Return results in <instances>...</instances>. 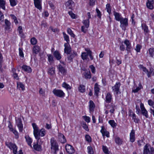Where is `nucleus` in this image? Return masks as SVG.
<instances>
[{
  "mask_svg": "<svg viewBox=\"0 0 154 154\" xmlns=\"http://www.w3.org/2000/svg\"><path fill=\"white\" fill-rule=\"evenodd\" d=\"M124 43L126 46V50L127 51V53L128 54L131 52L132 47L130 41L128 39H125L124 41Z\"/></svg>",
  "mask_w": 154,
  "mask_h": 154,
  "instance_id": "nucleus-4",
  "label": "nucleus"
},
{
  "mask_svg": "<svg viewBox=\"0 0 154 154\" xmlns=\"http://www.w3.org/2000/svg\"><path fill=\"white\" fill-rule=\"evenodd\" d=\"M84 76L86 79H90L91 77V75L90 71L85 72L84 73Z\"/></svg>",
  "mask_w": 154,
  "mask_h": 154,
  "instance_id": "nucleus-29",
  "label": "nucleus"
},
{
  "mask_svg": "<svg viewBox=\"0 0 154 154\" xmlns=\"http://www.w3.org/2000/svg\"><path fill=\"white\" fill-rule=\"evenodd\" d=\"M106 9L107 12H108L109 14H110L111 13V8L110 5L109 4L106 5Z\"/></svg>",
  "mask_w": 154,
  "mask_h": 154,
  "instance_id": "nucleus-47",
  "label": "nucleus"
},
{
  "mask_svg": "<svg viewBox=\"0 0 154 154\" xmlns=\"http://www.w3.org/2000/svg\"><path fill=\"white\" fill-rule=\"evenodd\" d=\"M5 23L6 26L5 29H10L11 23H10V22L7 19H6L5 20Z\"/></svg>",
  "mask_w": 154,
  "mask_h": 154,
  "instance_id": "nucleus-27",
  "label": "nucleus"
},
{
  "mask_svg": "<svg viewBox=\"0 0 154 154\" xmlns=\"http://www.w3.org/2000/svg\"><path fill=\"white\" fill-rule=\"evenodd\" d=\"M17 86L19 87L20 88H21L22 90H23L25 89L24 86L22 83L20 82L17 84Z\"/></svg>",
  "mask_w": 154,
  "mask_h": 154,
  "instance_id": "nucleus-57",
  "label": "nucleus"
},
{
  "mask_svg": "<svg viewBox=\"0 0 154 154\" xmlns=\"http://www.w3.org/2000/svg\"><path fill=\"white\" fill-rule=\"evenodd\" d=\"M54 57L57 60H59L61 58V55L59 52L58 51H55L53 53Z\"/></svg>",
  "mask_w": 154,
  "mask_h": 154,
  "instance_id": "nucleus-19",
  "label": "nucleus"
},
{
  "mask_svg": "<svg viewBox=\"0 0 154 154\" xmlns=\"http://www.w3.org/2000/svg\"><path fill=\"white\" fill-rule=\"evenodd\" d=\"M120 23V26L122 29L125 30L126 27L128 26V20L127 18H123V17L119 21Z\"/></svg>",
  "mask_w": 154,
  "mask_h": 154,
  "instance_id": "nucleus-2",
  "label": "nucleus"
},
{
  "mask_svg": "<svg viewBox=\"0 0 154 154\" xmlns=\"http://www.w3.org/2000/svg\"><path fill=\"white\" fill-rule=\"evenodd\" d=\"M82 127L86 131H89V129L88 128V126L87 125L86 123L85 122H83L82 125Z\"/></svg>",
  "mask_w": 154,
  "mask_h": 154,
  "instance_id": "nucleus-53",
  "label": "nucleus"
},
{
  "mask_svg": "<svg viewBox=\"0 0 154 154\" xmlns=\"http://www.w3.org/2000/svg\"><path fill=\"white\" fill-rule=\"evenodd\" d=\"M147 7L149 9L152 10L154 8V0H147L146 3Z\"/></svg>",
  "mask_w": 154,
  "mask_h": 154,
  "instance_id": "nucleus-8",
  "label": "nucleus"
},
{
  "mask_svg": "<svg viewBox=\"0 0 154 154\" xmlns=\"http://www.w3.org/2000/svg\"><path fill=\"white\" fill-rule=\"evenodd\" d=\"M32 51L35 54H37L39 51V48L38 46L35 45L33 47Z\"/></svg>",
  "mask_w": 154,
  "mask_h": 154,
  "instance_id": "nucleus-30",
  "label": "nucleus"
},
{
  "mask_svg": "<svg viewBox=\"0 0 154 154\" xmlns=\"http://www.w3.org/2000/svg\"><path fill=\"white\" fill-rule=\"evenodd\" d=\"M30 147L33 148L35 150L38 151H40L42 150V147L41 145H29Z\"/></svg>",
  "mask_w": 154,
  "mask_h": 154,
  "instance_id": "nucleus-21",
  "label": "nucleus"
},
{
  "mask_svg": "<svg viewBox=\"0 0 154 154\" xmlns=\"http://www.w3.org/2000/svg\"><path fill=\"white\" fill-rule=\"evenodd\" d=\"M65 48L64 52L67 54H70L72 50L70 45L68 43H65L64 44Z\"/></svg>",
  "mask_w": 154,
  "mask_h": 154,
  "instance_id": "nucleus-9",
  "label": "nucleus"
},
{
  "mask_svg": "<svg viewBox=\"0 0 154 154\" xmlns=\"http://www.w3.org/2000/svg\"><path fill=\"white\" fill-rule=\"evenodd\" d=\"M62 87L66 88L67 90H70L71 89V87L70 86L65 82H64L63 83Z\"/></svg>",
  "mask_w": 154,
  "mask_h": 154,
  "instance_id": "nucleus-45",
  "label": "nucleus"
},
{
  "mask_svg": "<svg viewBox=\"0 0 154 154\" xmlns=\"http://www.w3.org/2000/svg\"><path fill=\"white\" fill-rule=\"evenodd\" d=\"M74 3V2L72 0H68L66 2L65 5L69 9H71L72 8V4Z\"/></svg>",
  "mask_w": 154,
  "mask_h": 154,
  "instance_id": "nucleus-24",
  "label": "nucleus"
},
{
  "mask_svg": "<svg viewBox=\"0 0 154 154\" xmlns=\"http://www.w3.org/2000/svg\"><path fill=\"white\" fill-rule=\"evenodd\" d=\"M94 94L95 95L97 96H98V93L99 92L100 88L99 87V85L97 83L95 84L94 87Z\"/></svg>",
  "mask_w": 154,
  "mask_h": 154,
  "instance_id": "nucleus-25",
  "label": "nucleus"
},
{
  "mask_svg": "<svg viewBox=\"0 0 154 154\" xmlns=\"http://www.w3.org/2000/svg\"><path fill=\"white\" fill-rule=\"evenodd\" d=\"M141 26L142 30L144 31L145 35H146L149 32L148 27L146 23H142L141 24Z\"/></svg>",
  "mask_w": 154,
  "mask_h": 154,
  "instance_id": "nucleus-12",
  "label": "nucleus"
},
{
  "mask_svg": "<svg viewBox=\"0 0 154 154\" xmlns=\"http://www.w3.org/2000/svg\"><path fill=\"white\" fill-rule=\"evenodd\" d=\"M109 123L111 126L113 128L116 127L117 125V124L115 123L114 120H110L109 121Z\"/></svg>",
  "mask_w": 154,
  "mask_h": 154,
  "instance_id": "nucleus-42",
  "label": "nucleus"
},
{
  "mask_svg": "<svg viewBox=\"0 0 154 154\" xmlns=\"http://www.w3.org/2000/svg\"><path fill=\"white\" fill-rule=\"evenodd\" d=\"M85 86L82 85H80L78 88L79 91L83 93L85 91Z\"/></svg>",
  "mask_w": 154,
  "mask_h": 154,
  "instance_id": "nucleus-34",
  "label": "nucleus"
},
{
  "mask_svg": "<svg viewBox=\"0 0 154 154\" xmlns=\"http://www.w3.org/2000/svg\"><path fill=\"white\" fill-rule=\"evenodd\" d=\"M30 42L32 45H34L36 44L37 40L35 38L33 37L31 39Z\"/></svg>",
  "mask_w": 154,
  "mask_h": 154,
  "instance_id": "nucleus-48",
  "label": "nucleus"
},
{
  "mask_svg": "<svg viewBox=\"0 0 154 154\" xmlns=\"http://www.w3.org/2000/svg\"><path fill=\"white\" fill-rule=\"evenodd\" d=\"M48 73L50 75H52L55 74V69L54 68L51 67L48 68Z\"/></svg>",
  "mask_w": 154,
  "mask_h": 154,
  "instance_id": "nucleus-26",
  "label": "nucleus"
},
{
  "mask_svg": "<svg viewBox=\"0 0 154 154\" xmlns=\"http://www.w3.org/2000/svg\"><path fill=\"white\" fill-rule=\"evenodd\" d=\"M16 124L18 128L19 131L21 132L23 130V125L22 120L20 118H18L16 119Z\"/></svg>",
  "mask_w": 154,
  "mask_h": 154,
  "instance_id": "nucleus-5",
  "label": "nucleus"
},
{
  "mask_svg": "<svg viewBox=\"0 0 154 154\" xmlns=\"http://www.w3.org/2000/svg\"><path fill=\"white\" fill-rule=\"evenodd\" d=\"M148 103L149 105L154 108V101H153L151 99H149L148 100Z\"/></svg>",
  "mask_w": 154,
  "mask_h": 154,
  "instance_id": "nucleus-50",
  "label": "nucleus"
},
{
  "mask_svg": "<svg viewBox=\"0 0 154 154\" xmlns=\"http://www.w3.org/2000/svg\"><path fill=\"white\" fill-rule=\"evenodd\" d=\"M59 141L62 143H64L66 142V140L64 136L62 134H60L58 137Z\"/></svg>",
  "mask_w": 154,
  "mask_h": 154,
  "instance_id": "nucleus-18",
  "label": "nucleus"
},
{
  "mask_svg": "<svg viewBox=\"0 0 154 154\" xmlns=\"http://www.w3.org/2000/svg\"><path fill=\"white\" fill-rule=\"evenodd\" d=\"M15 135V137L16 139L19 138V135L18 132L15 130L14 129L11 131Z\"/></svg>",
  "mask_w": 154,
  "mask_h": 154,
  "instance_id": "nucleus-56",
  "label": "nucleus"
},
{
  "mask_svg": "<svg viewBox=\"0 0 154 154\" xmlns=\"http://www.w3.org/2000/svg\"><path fill=\"white\" fill-rule=\"evenodd\" d=\"M88 153L90 154H93L94 151L91 147L90 146H88Z\"/></svg>",
  "mask_w": 154,
  "mask_h": 154,
  "instance_id": "nucleus-55",
  "label": "nucleus"
},
{
  "mask_svg": "<svg viewBox=\"0 0 154 154\" xmlns=\"http://www.w3.org/2000/svg\"><path fill=\"white\" fill-rule=\"evenodd\" d=\"M90 111H93L95 107V105L93 102L90 100L89 103Z\"/></svg>",
  "mask_w": 154,
  "mask_h": 154,
  "instance_id": "nucleus-23",
  "label": "nucleus"
},
{
  "mask_svg": "<svg viewBox=\"0 0 154 154\" xmlns=\"http://www.w3.org/2000/svg\"><path fill=\"white\" fill-rule=\"evenodd\" d=\"M32 125L34 129V135L35 138H38V134H40L38 128L36 125L35 123H32Z\"/></svg>",
  "mask_w": 154,
  "mask_h": 154,
  "instance_id": "nucleus-7",
  "label": "nucleus"
},
{
  "mask_svg": "<svg viewBox=\"0 0 154 154\" xmlns=\"http://www.w3.org/2000/svg\"><path fill=\"white\" fill-rule=\"evenodd\" d=\"M150 56L152 57H154V48H150L149 49Z\"/></svg>",
  "mask_w": 154,
  "mask_h": 154,
  "instance_id": "nucleus-38",
  "label": "nucleus"
},
{
  "mask_svg": "<svg viewBox=\"0 0 154 154\" xmlns=\"http://www.w3.org/2000/svg\"><path fill=\"white\" fill-rule=\"evenodd\" d=\"M83 117L85 121L88 123H89L90 122V118L89 117L85 116H83Z\"/></svg>",
  "mask_w": 154,
  "mask_h": 154,
  "instance_id": "nucleus-60",
  "label": "nucleus"
},
{
  "mask_svg": "<svg viewBox=\"0 0 154 154\" xmlns=\"http://www.w3.org/2000/svg\"><path fill=\"white\" fill-rule=\"evenodd\" d=\"M96 10L97 13V16L100 19L101 18V12L97 8L96 9Z\"/></svg>",
  "mask_w": 154,
  "mask_h": 154,
  "instance_id": "nucleus-59",
  "label": "nucleus"
},
{
  "mask_svg": "<svg viewBox=\"0 0 154 154\" xmlns=\"http://www.w3.org/2000/svg\"><path fill=\"white\" fill-rule=\"evenodd\" d=\"M69 14L71 18L73 19L75 18V14L73 13L72 11H69Z\"/></svg>",
  "mask_w": 154,
  "mask_h": 154,
  "instance_id": "nucleus-63",
  "label": "nucleus"
},
{
  "mask_svg": "<svg viewBox=\"0 0 154 154\" xmlns=\"http://www.w3.org/2000/svg\"><path fill=\"white\" fill-rule=\"evenodd\" d=\"M5 2L4 0H0V7L4 10L5 9Z\"/></svg>",
  "mask_w": 154,
  "mask_h": 154,
  "instance_id": "nucleus-37",
  "label": "nucleus"
},
{
  "mask_svg": "<svg viewBox=\"0 0 154 154\" xmlns=\"http://www.w3.org/2000/svg\"><path fill=\"white\" fill-rule=\"evenodd\" d=\"M115 140L116 143L118 144H121L122 143V140L120 139L119 137H116Z\"/></svg>",
  "mask_w": 154,
  "mask_h": 154,
  "instance_id": "nucleus-44",
  "label": "nucleus"
},
{
  "mask_svg": "<svg viewBox=\"0 0 154 154\" xmlns=\"http://www.w3.org/2000/svg\"><path fill=\"white\" fill-rule=\"evenodd\" d=\"M51 149L53 153L56 154L59 151L58 145H51Z\"/></svg>",
  "mask_w": 154,
  "mask_h": 154,
  "instance_id": "nucleus-14",
  "label": "nucleus"
},
{
  "mask_svg": "<svg viewBox=\"0 0 154 154\" xmlns=\"http://www.w3.org/2000/svg\"><path fill=\"white\" fill-rule=\"evenodd\" d=\"M89 68L91 69V71L93 73H95V70L94 67L93 65H91L90 66Z\"/></svg>",
  "mask_w": 154,
  "mask_h": 154,
  "instance_id": "nucleus-61",
  "label": "nucleus"
},
{
  "mask_svg": "<svg viewBox=\"0 0 154 154\" xmlns=\"http://www.w3.org/2000/svg\"><path fill=\"white\" fill-rule=\"evenodd\" d=\"M102 149L103 152L105 154H107L110 152L109 151L108 148L106 146L103 145V146Z\"/></svg>",
  "mask_w": 154,
  "mask_h": 154,
  "instance_id": "nucleus-43",
  "label": "nucleus"
},
{
  "mask_svg": "<svg viewBox=\"0 0 154 154\" xmlns=\"http://www.w3.org/2000/svg\"><path fill=\"white\" fill-rule=\"evenodd\" d=\"M25 137L28 144H31L32 142V139L28 136H26Z\"/></svg>",
  "mask_w": 154,
  "mask_h": 154,
  "instance_id": "nucleus-36",
  "label": "nucleus"
},
{
  "mask_svg": "<svg viewBox=\"0 0 154 154\" xmlns=\"http://www.w3.org/2000/svg\"><path fill=\"white\" fill-rule=\"evenodd\" d=\"M88 56V53L86 52L82 53L81 55V57L82 59L83 60L87 59Z\"/></svg>",
  "mask_w": 154,
  "mask_h": 154,
  "instance_id": "nucleus-51",
  "label": "nucleus"
},
{
  "mask_svg": "<svg viewBox=\"0 0 154 154\" xmlns=\"http://www.w3.org/2000/svg\"><path fill=\"white\" fill-rule=\"evenodd\" d=\"M47 56L48 61L50 63H52L54 61L53 56L50 54H48Z\"/></svg>",
  "mask_w": 154,
  "mask_h": 154,
  "instance_id": "nucleus-40",
  "label": "nucleus"
},
{
  "mask_svg": "<svg viewBox=\"0 0 154 154\" xmlns=\"http://www.w3.org/2000/svg\"><path fill=\"white\" fill-rule=\"evenodd\" d=\"M132 118L134 122L136 123H138L140 122V119L138 118H136V116L135 113L132 114Z\"/></svg>",
  "mask_w": 154,
  "mask_h": 154,
  "instance_id": "nucleus-31",
  "label": "nucleus"
},
{
  "mask_svg": "<svg viewBox=\"0 0 154 154\" xmlns=\"http://www.w3.org/2000/svg\"><path fill=\"white\" fill-rule=\"evenodd\" d=\"M22 69L28 73H31L32 70L31 68L26 65H23L22 67Z\"/></svg>",
  "mask_w": 154,
  "mask_h": 154,
  "instance_id": "nucleus-17",
  "label": "nucleus"
},
{
  "mask_svg": "<svg viewBox=\"0 0 154 154\" xmlns=\"http://www.w3.org/2000/svg\"><path fill=\"white\" fill-rule=\"evenodd\" d=\"M140 67L142 68V70L143 72L146 73L147 75L148 74V70L146 67H144L142 65H141L140 66Z\"/></svg>",
  "mask_w": 154,
  "mask_h": 154,
  "instance_id": "nucleus-62",
  "label": "nucleus"
},
{
  "mask_svg": "<svg viewBox=\"0 0 154 154\" xmlns=\"http://www.w3.org/2000/svg\"><path fill=\"white\" fill-rule=\"evenodd\" d=\"M67 32L73 38H75V35L73 33L72 30L69 28L67 29Z\"/></svg>",
  "mask_w": 154,
  "mask_h": 154,
  "instance_id": "nucleus-39",
  "label": "nucleus"
},
{
  "mask_svg": "<svg viewBox=\"0 0 154 154\" xmlns=\"http://www.w3.org/2000/svg\"><path fill=\"white\" fill-rule=\"evenodd\" d=\"M8 147L11 150H13V152L14 154H16L17 152V147L16 145H7Z\"/></svg>",
  "mask_w": 154,
  "mask_h": 154,
  "instance_id": "nucleus-13",
  "label": "nucleus"
},
{
  "mask_svg": "<svg viewBox=\"0 0 154 154\" xmlns=\"http://www.w3.org/2000/svg\"><path fill=\"white\" fill-rule=\"evenodd\" d=\"M39 136L41 135L42 137H43L45 135V130L44 129H42L40 131H39Z\"/></svg>",
  "mask_w": 154,
  "mask_h": 154,
  "instance_id": "nucleus-52",
  "label": "nucleus"
},
{
  "mask_svg": "<svg viewBox=\"0 0 154 154\" xmlns=\"http://www.w3.org/2000/svg\"><path fill=\"white\" fill-rule=\"evenodd\" d=\"M52 92L54 95L60 98H63L65 96V94L63 91L60 89H54Z\"/></svg>",
  "mask_w": 154,
  "mask_h": 154,
  "instance_id": "nucleus-1",
  "label": "nucleus"
},
{
  "mask_svg": "<svg viewBox=\"0 0 154 154\" xmlns=\"http://www.w3.org/2000/svg\"><path fill=\"white\" fill-rule=\"evenodd\" d=\"M39 134H38V138H35L37 139V143L36 144H42L43 143V141H42L41 140L40 138L39 137Z\"/></svg>",
  "mask_w": 154,
  "mask_h": 154,
  "instance_id": "nucleus-46",
  "label": "nucleus"
},
{
  "mask_svg": "<svg viewBox=\"0 0 154 154\" xmlns=\"http://www.w3.org/2000/svg\"><path fill=\"white\" fill-rule=\"evenodd\" d=\"M11 5L12 7L15 6L17 3L15 0H9Z\"/></svg>",
  "mask_w": 154,
  "mask_h": 154,
  "instance_id": "nucleus-54",
  "label": "nucleus"
},
{
  "mask_svg": "<svg viewBox=\"0 0 154 154\" xmlns=\"http://www.w3.org/2000/svg\"><path fill=\"white\" fill-rule=\"evenodd\" d=\"M82 23L86 29H88L89 26V20H86L83 21Z\"/></svg>",
  "mask_w": 154,
  "mask_h": 154,
  "instance_id": "nucleus-28",
  "label": "nucleus"
},
{
  "mask_svg": "<svg viewBox=\"0 0 154 154\" xmlns=\"http://www.w3.org/2000/svg\"><path fill=\"white\" fill-rule=\"evenodd\" d=\"M57 68L62 74L64 75L66 73V70L61 65L59 64L57 66Z\"/></svg>",
  "mask_w": 154,
  "mask_h": 154,
  "instance_id": "nucleus-16",
  "label": "nucleus"
},
{
  "mask_svg": "<svg viewBox=\"0 0 154 154\" xmlns=\"http://www.w3.org/2000/svg\"><path fill=\"white\" fill-rule=\"evenodd\" d=\"M121 83L119 82H116V84L112 87V91L115 93L117 95L119 94Z\"/></svg>",
  "mask_w": 154,
  "mask_h": 154,
  "instance_id": "nucleus-3",
  "label": "nucleus"
},
{
  "mask_svg": "<svg viewBox=\"0 0 154 154\" xmlns=\"http://www.w3.org/2000/svg\"><path fill=\"white\" fill-rule=\"evenodd\" d=\"M142 114L144 116H145L146 118H148L149 116L147 112L146 109H145L141 110Z\"/></svg>",
  "mask_w": 154,
  "mask_h": 154,
  "instance_id": "nucleus-41",
  "label": "nucleus"
},
{
  "mask_svg": "<svg viewBox=\"0 0 154 154\" xmlns=\"http://www.w3.org/2000/svg\"><path fill=\"white\" fill-rule=\"evenodd\" d=\"M100 132L102 134L103 136H106L108 137H109V133L104 128L103 126L101 127Z\"/></svg>",
  "mask_w": 154,
  "mask_h": 154,
  "instance_id": "nucleus-15",
  "label": "nucleus"
},
{
  "mask_svg": "<svg viewBox=\"0 0 154 154\" xmlns=\"http://www.w3.org/2000/svg\"><path fill=\"white\" fill-rule=\"evenodd\" d=\"M125 49V45L122 43L120 45V50L121 51H123Z\"/></svg>",
  "mask_w": 154,
  "mask_h": 154,
  "instance_id": "nucleus-64",
  "label": "nucleus"
},
{
  "mask_svg": "<svg viewBox=\"0 0 154 154\" xmlns=\"http://www.w3.org/2000/svg\"><path fill=\"white\" fill-rule=\"evenodd\" d=\"M114 14L115 19L117 21H119L123 18L121 15L119 13L114 11Z\"/></svg>",
  "mask_w": 154,
  "mask_h": 154,
  "instance_id": "nucleus-22",
  "label": "nucleus"
},
{
  "mask_svg": "<svg viewBox=\"0 0 154 154\" xmlns=\"http://www.w3.org/2000/svg\"><path fill=\"white\" fill-rule=\"evenodd\" d=\"M19 55L21 57H24V54L23 51V49L20 48H19Z\"/></svg>",
  "mask_w": 154,
  "mask_h": 154,
  "instance_id": "nucleus-58",
  "label": "nucleus"
},
{
  "mask_svg": "<svg viewBox=\"0 0 154 154\" xmlns=\"http://www.w3.org/2000/svg\"><path fill=\"white\" fill-rule=\"evenodd\" d=\"M112 100V95L110 93H108L106 95L105 101L107 103H111Z\"/></svg>",
  "mask_w": 154,
  "mask_h": 154,
  "instance_id": "nucleus-11",
  "label": "nucleus"
},
{
  "mask_svg": "<svg viewBox=\"0 0 154 154\" xmlns=\"http://www.w3.org/2000/svg\"><path fill=\"white\" fill-rule=\"evenodd\" d=\"M130 141L131 142L133 143L135 141V131L134 130H132L130 133Z\"/></svg>",
  "mask_w": 154,
  "mask_h": 154,
  "instance_id": "nucleus-20",
  "label": "nucleus"
},
{
  "mask_svg": "<svg viewBox=\"0 0 154 154\" xmlns=\"http://www.w3.org/2000/svg\"><path fill=\"white\" fill-rule=\"evenodd\" d=\"M142 47V46L138 44L136 45L135 50L137 52H140V50Z\"/></svg>",
  "mask_w": 154,
  "mask_h": 154,
  "instance_id": "nucleus-49",
  "label": "nucleus"
},
{
  "mask_svg": "<svg viewBox=\"0 0 154 154\" xmlns=\"http://www.w3.org/2000/svg\"><path fill=\"white\" fill-rule=\"evenodd\" d=\"M65 148L66 152L69 154H72L75 152L74 148L71 145H66Z\"/></svg>",
  "mask_w": 154,
  "mask_h": 154,
  "instance_id": "nucleus-6",
  "label": "nucleus"
},
{
  "mask_svg": "<svg viewBox=\"0 0 154 154\" xmlns=\"http://www.w3.org/2000/svg\"><path fill=\"white\" fill-rule=\"evenodd\" d=\"M34 4L36 8L39 10H41L42 9L41 7V2L42 0H33Z\"/></svg>",
  "mask_w": 154,
  "mask_h": 154,
  "instance_id": "nucleus-10",
  "label": "nucleus"
},
{
  "mask_svg": "<svg viewBox=\"0 0 154 154\" xmlns=\"http://www.w3.org/2000/svg\"><path fill=\"white\" fill-rule=\"evenodd\" d=\"M85 51L88 53V55L91 60H93V56L92 55V51L89 49H85Z\"/></svg>",
  "mask_w": 154,
  "mask_h": 154,
  "instance_id": "nucleus-35",
  "label": "nucleus"
},
{
  "mask_svg": "<svg viewBox=\"0 0 154 154\" xmlns=\"http://www.w3.org/2000/svg\"><path fill=\"white\" fill-rule=\"evenodd\" d=\"M111 109L109 112L112 114L114 113L116 108V106L113 103H111L110 105Z\"/></svg>",
  "mask_w": 154,
  "mask_h": 154,
  "instance_id": "nucleus-33",
  "label": "nucleus"
},
{
  "mask_svg": "<svg viewBox=\"0 0 154 154\" xmlns=\"http://www.w3.org/2000/svg\"><path fill=\"white\" fill-rule=\"evenodd\" d=\"M63 34L64 40L67 42V43L68 44L70 41L69 36L64 32H63Z\"/></svg>",
  "mask_w": 154,
  "mask_h": 154,
  "instance_id": "nucleus-32",
  "label": "nucleus"
}]
</instances>
